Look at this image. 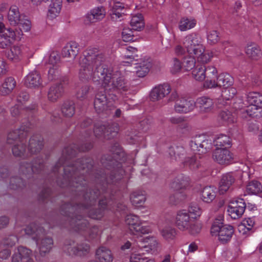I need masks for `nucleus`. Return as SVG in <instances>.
Returning a JSON list of instances; mask_svg holds the SVG:
<instances>
[{"label":"nucleus","mask_w":262,"mask_h":262,"mask_svg":"<svg viewBox=\"0 0 262 262\" xmlns=\"http://www.w3.org/2000/svg\"><path fill=\"white\" fill-rule=\"evenodd\" d=\"M92 147L93 145L90 142H86L80 146H76L74 144L66 147L62 150L61 157L52 168V172L56 175L61 166L65 165L63 180L58 178L56 182L61 187H70L76 195L74 200L62 204L60 207L61 213L67 217L68 220H72V215L75 219V215L78 217V215L83 216L86 213L93 219H101L103 216L104 210L112 205V201L106 199L108 194L105 193L99 201V208L90 209V207L95 204L100 192L97 189L88 191V178L104 185V183L112 184L121 180L124 173L120 162L124 153L117 143L110 149L112 155H104L101 158V164L106 170L104 174L99 173L97 170L94 171V161L90 158L78 159L72 163L69 161L75 156L78 150L86 151Z\"/></svg>","instance_id":"nucleus-1"},{"label":"nucleus","mask_w":262,"mask_h":262,"mask_svg":"<svg viewBox=\"0 0 262 262\" xmlns=\"http://www.w3.org/2000/svg\"><path fill=\"white\" fill-rule=\"evenodd\" d=\"M106 57L97 49L86 50L81 57L79 77L83 81L92 79L94 83L102 84L105 91H127L128 86L123 76L119 73H112V70L104 64Z\"/></svg>","instance_id":"nucleus-2"},{"label":"nucleus","mask_w":262,"mask_h":262,"mask_svg":"<svg viewBox=\"0 0 262 262\" xmlns=\"http://www.w3.org/2000/svg\"><path fill=\"white\" fill-rule=\"evenodd\" d=\"M25 233L32 236L36 242L39 253L41 256H45L51 250L53 246V239L46 236L45 229L39 225L32 223L25 229Z\"/></svg>","instance_id":"nucleus-3"},{"label":"nucleus","mask_w":262,"mask_h":262,"mask_svg":"<svg viewBox=\"0 0 262 262\" xmlns=\"http://www.w3.org/2000/svg\"><path fill=\"white\" fill-rule=\"evenodd\" d=\"M223 217L218 216L213 222L211 228V234L212 236H218L219 241L222 244L229 242L234 233L232 226L223 225Z\"/></svg>","instance_id":"nucleus-4"},{"label":"nucleus","mask_w":262,"mask_h":262,"mask_svg":"<svg viewBox=\"0 0 262 262\" xmlns=\"http://www.w3.org/2000/svg\"><path fill=\"white\" fill-rule=\"evenodd\" d=\"M117 99L116 94L107 93L106 91L99 92L95 96L94 108L98 113L103 112L113 105V101Z\"/></svg>","instance_id":"nucleus-5"},{"label":"nucleus","mask_w":262,"mask_h":262,"mask_svg":"<svg viewBox=\"0 0 262 262\" xmlns=\"http://www.w3.org/2000/svg\"><path fill=\"white\" fill-rule=\"evenodd\" d=\"M44 168L43 160L39 158L34 159L32 163L21 162L19 166V172L25 175L28 179L33 178V174L40 173Z\"/></svg>","instance_id":"nucleus-6"},{"label":"nucleus","mask_w":262,"mask_h":262,"mask_svg":"<svg viewBox=\"0 0 262 262\" xmlns=\"http://www.w3.org/2000/svg\"><path fill=\"white\" fill-rule=\"evenodd\" d=\"M73 215L72 216V220H69L71 226H75L76 230L79 231L85 232L84 235H89L91 238H94L98 234V228L96 226H93L91 228L88 227V222L86 220L83 218L82 216L80 215L78 217L75 215V219Z\"/></svg>","instance_id":"nucleus-7"},{"label":"nucleus","mask_w":262,"mask_h":262,"mask_svg":"<svg viewBox=\"0 0 262 262\" xmlns=\"http://www.w3.org/2000/svg\"><path fill=\"white\" fill-rule=\"evenodd\" d=\"M211 140L204 135L195 136L190 142L191 149L198 155L206 154L211 149Z\"/></svg>","instance_id":"nucleus-8"},{"label":"nucleus","mask_w":262,"mask_h":262,"mask_svg":"<svg viewBox=\"0 0 262 262\" xmlns=\"http://www.w3.org/2000/svg\"><path fill=\"white\" fill-rule=\"evenodd\" d=\"M183 45L189 54H200L204 50L200 37L194 33L188 34L184 38Z\"/></svg>","instance_id":"nucleus-9"},{"label":"nucleus","mask_w":262,"mask_h":262,"mask_svg":"<svg viewBox=\"0 0 262 262\" xmlns=\"http://www.w3.org/2000/svg\"><path fill=\"white\" fill-rule=\"evenodd\" d=\"M64 253L70 256H83L89 252L90 246L87 244H78L73 241L66 242L63 246Z\"/></svg>","instance_id":"nucleus-10"},{"label":"nucleus","mask_w":262,"mask_h":262,"mask_svg":"<svg viewBox=\"0 0 262 262\" xmlns=\"http://www.w3.org/2000/svg\"><path fill=\"white\" fill-rule=\"evenodd\" d=\"M150 240V243L148 245L141 246L139 245V249L137 253H132L130 256L129 262H155L152 259H149L144 256L143 249L146 252L155 251L158 246V242L153 238H148Z\"/></svg>","instance_id":"nucleus-11"},{"label":"nucleus","mask_w":262,"mask_h":262,"mask_svg":"<svg viewBox=\"0 0 262 262\" xmlns=\"http://www.w3.org/2000/svg\"><path fill=\"white\" fill-rule=\"evenodd\" d=\"M125 223L129 226V230L135 234H147L150 232L148 226H143L138 216L129 214L126 216Z\"/></svg>","instance_id":"nucleus-12"},{"label":"nucleus","mask_w":262,"mask_h":262,"mask_svg":"<svg viewBox=\"0 0 262 262\" xmlns=\"http://www.w3.org/2000/svg\"><path fill=\"white\" fill-rule=\"evenodd\" d=\"M246 204L244 200H238L231 202L228 207L229 215L233 219H236L242 216L245 212Z\"/></svg>","instance_id":"nucleus-13"},{"label":"nucleus","mask_w":262,"mask_h":262,"mask_svg":"<svg viewBox=\"0 0 262 262\" xmlns=\"http://www.w3.org/2000/svg\"><path fill=\"white\" fill-rule=\"evenodd\" d=\"M213 159L220 164H228L233 160L232 153L226 148L217 147L213 152Z\"/></svg>","instance_id":"nucleus-14"},{"label":"nucleus","mask_w":262,"mask_h":262,"mask_svg":"<svg viewBox=\"0 0 262 262\" xmlns=\"http://www.w3.org/2000/svg\"><path fill=\"white\" fill-rule=\"evenodd\" d=\"M195 106L194 100L181 97L178 99L174 105V110L179 113H187L192 111Z\"/></svg>","instance_id":"nucleus-15"},{"label":"nucleus","mask_w":262,"mask_h":262,"mask_svg":"<svg viewBox=\"0 0 262 262\" xmlns=\"http://www.w3.org/2000/svg\"><path fill=\"white\" fill-rule=\"evenodd\" d=\"M66 84L65 80L52 85L48 93V99L52 102L57 101L61 97L64 93V85Z\"/></svg>","instance_id":"nucleus-16"},{"label":"nucleus","mask_w":262,"mask_h":262,"mask_svg":"<svg viewBox=\"0 0 262 262\" xmlns=\"http://www.w3.org/2000/svg\"><path fill=\"white\" fill-rule=\"evenodd\" d=\"M171 88L169 84L164 83L155 87L150 92V97L152 101H158L170 93Z\"/></svg>","instance_id":"nucleus-17"},{"label":"nucleus","mask_w":262,"mask_h":262,"mask_svg":"<svg viewBox=\"0 0 262 262\" xmlns=\"http://www.w3.org/2000/svg\"><path fill=\"white\" fill-rule=\"evenodd\" d=\"M191 220L187 211L185 210L180 211L176 219V226L181 230H186L189 228Z\"/></svg>","instance_id":"nucleus-18"},{"label":"nucleus","mask_w":262,"mask_h":262,"mask_svg":"<svg viewBox=\"0 0 262 262\" xmlns=\"http://www.w3.org/2000/svg\"><path fill=\"white\" fill-rule=\"evenodd\" d=\"M16 37L14 30L11 28L4 29L2 34H0V48L5 49L10 47Z\"/></svg>","instance_id":"nucleus-19"},{"label":"nucleus","mask_w":262,"mask_h":262,"mask_svg":"<svg viewBox=\"0 0 262 262\" xmlns=\"http://www.w3.org/2000/svg\"><path fill=\"white\" fill-rule=\"evenodd\" d=\"M31 250L23 246H19L12 256L11 262H25L31 256Z\"/></svg>","instance_id":"nucleus-20"},{"label":"nucleus","mask_w":262,"mask_h":262,"mask_svg":"<svg viewBox=\"0 0 262 262\" xmlns=\"http://www.w3.org/2000/svg\"><path fill=\"white\" fill-rule=\"evenodd\" d=\"M27 136V131L25 129H17L10 132L7 136V143L9 144L14 145L18 143L20 141H25V139Z\"/></svg>","instance_id":"nucleus-21"},{"label":"nucleus","mask_w":262,"mask_h":262,"mask_svg":"<svg viewBox=\"0 0 262 262\" xmlns=\"http://www.w3.org/2000/svg\"><path fill=\"white\" fill-rule=\"evenodd\" d=\"M235 178L233 173H227L223 175L219 183V192L221 194L226 192L235 182Z\"/></svg>","instance_id":"nucleus-22"},{"label":"nucleus","mask_w":262,"mask_h":262,"mask_svg":"<svg viewBox=\"0 0 262 262\" xmlns=\"http://www.w3.org/2000/svg\"><path fill=\"white\" fill-rule=\"evenodd\" d=\"M24 83L28 88H38L41 84L40 74L36 71H33L29 73L25 78Z\"/></svg>","instance_id":"nucleus-23"},{"label":"nucleus","mask_w":262,"mask_h":262,"mask_svg":"<svg viewBox=\"0 0 262 262\" xmlns=\"http://www.w3.org/2000/svg\"><path fill=\"white\" fill-rule=\"evenodd\" d=\"M245 52L247 56L253 60H257L262 57V51L260 47L254 42L247 44Z\"/></svg>","instance_id":"nucleus-24"},{"label":"nucleus","mask_w":262,"mask_h":262,"mask_svg":"<svg viewBox=\"0 0 262 262\" xmlns=\"http://www.w3.org/2000/svg\"><path fill=\"white\" fill-rule=\"evenodd\" d=\"M105 15V12L103 7H96L86 14L85 21L90 23H95L103 19Z\"/></svg>","instance_id":"nucleus-25"},{"label":"nucleus","mask_w":262,"mask_h":262,"mask_svg":"<svg viewBox=\"0 0 262 262\" xmlns=\"http://www.w3.org/2000/svg\"><path fill=\"white\" fill-rule=\"evenodd\" d=\"M43 139L39 135H33L29 140L28 150L32 154L40 152L43 147Z\"/></svg>","instance_id":"nucleus-26"},{"label":"nucleus","mask_w":262,"mask_h":262,"mask_svg":"<svg viewBox=\"0 0 262 262\" xmlns=\"http://www.w3.org/2000/svg\"><path fill=\"white\" fill-rule=\"evenodd\" d=\"M205 78L206 79L204 85L208 88H213L215 85V81L217 76V70L214 67H205Z\"/></svg>","instance_id":"nucleus-27"},{"label":"nucleus","mask_w":262,"mask_h":262,"mask_svg":"<svg viewBox=\"0 0 262 262\" xmlns=\"http://www.w3.org/2000/svg\"><path fill=\"white\" fill-rule=\"evenodd\" d=\"M78 45L76 42L68 43L62 49V55L63 57L75 59L79 53Z\"/></svg>","instance_id":"nucleus-28"},{"label":"nucleus","mask_w":262,"mask_h":262,"mask_svg":"<svg viewBox=\"0 0 262 262\" xmlns=\"http://www.w3.org/2000/svg\"><path fill=\"white\" fill-rule=\"evenodd\" d=\"M189 184V179L183 174L175 177L170 184V187L174 190H180L186 188Z\"/></svg>","instance_id":"nucleus-29"},{"label":"nucleus","mask_w":262,"mask_h":262,"mask_svg":"<svg viewBox=\"0 0 262 262\" xmlns=\"http://www.w3.org/2000/svg\"><path fill=\"white\" fill-rule=\"evenodd\" d=\"M113 255L111 251L105 247H101L96 252L97 262H112Z\"/></svg>","instance_id":"nucleus-30"},{"label":"nucleus","mask_w":262,"mask_h":262,"mask_svg":"<svg viewBox=\"0 0 262 262\" xmlns=\"http://www.w3.org/2000/svg\"><path fill=\"white\" fill-rule=\"evenodd\" d=\"M196 104L201 112L208 113L211 111L214 107V102L210 98L203 96L197 99Z\"/></svg>","instance_id":"nucleus-31"},{"label":"nucleus","mask_w":262,"mask_h":262,"mask_svg":"<svg viewBox=\"0 0 262 262\" xmlns=\"http://www.w3.org/2000/svg\"><path fill=\"white\" fill-rule=\"evenodd\" d=\"M7 18L11 26H16L17 24H18L22 18L17 6L12 5L10 7L7 14Z\"/></svg>","instance_id":"nucleus-32"},{"label":"nucleus","mask_w":262,"mask_h":262,"mask_svg":"<svg viewBox=\"0 0 262 262\" xmlns=\"http://www.w3.org/2000/svg\"><path fill=\"white\" fill-rule=\"evenodd\" d=\"M136 73L138 77H143L149 72L152 63L149 60H144L136 63Z\"/></svg>","instance_id":"nucleus-33"},{"label":"nucleus","mask_w":262,"mask_h":262,"mask_svg":"<svg viewBox=\"0 0 262 262\" xmlns=\"http://www.w3.org/2000/svg\"><path fill=\"white\" fill-rule=\"evenodd\" d=\"M62 8L61 0H51L49 7L48 16L51 19L57 17L60 13Z\"/></svg>","instance_id":"nucleus-34"},{"label":"nucleus","mask_w":262,"mask_h":262,"mask_svg":"<svg viewBox=\"0 0 262 262\" xmlns=\"http://www.w3.org/2000/svg\"><path fill=\"white\" fill-rule=\"evenodd\" d=\"M233 79L228 74L222 73L220 74L215 81L214 88L217 86H223L228 88L232 85Z\"/></svg>","instance_id":"nucleus-35"},{"label":"nucleus","mask_w":262,"mask_h":262,"mask_svg":"<svg viewBox=\"0 0 262 262\" xmlns=\"http://www.w3.org/2000/svg\"><path fill=\"white\" fill-rule=\"evenodd\" d=\"M236 90L233 87L225 88L222 91V98L219 99V104L226 105L228 104V102H224V100L229 101L231 100L236 94Z\"/></svg>","instance_id":"nucleus-36"},{"label":"nucleus","mask_w":262,"mask_h":262,"mask_svg":"<svg viewBox=\"0 0 262 262\" xmlns=\"http://www.w3.org/2000/svg\"><path fill=\"white\" fill-rule=\"evenodd\" d=\"M219 118L223 123L226 124H232L236 121V113L228 110L222 111Z\"/></svg>","instance_id":"nucleus-37"},{"label":"nucleus","mask_w":262,"mask_h":262,"mask_svg":"<svg viewBox=\"0 0 262 262\" xmlns=\"http://www.w3.org/2000/svg\"><path fill=\"white\" fill-rule=\"evenodd\" d=\"M109 131L106 130V125L101 123H97L95 124L94 133L96 137L98 138H104L110 139L111 137L108 134Z\"/></svg>","instance_id":"nucleus-38"},{"label":"nucleus","mask_w":262,"mask_h":262,"mask_svg":"<svg viewBox=\"0 0 262 262\" xmlns=\"http://www.w3.org/2000/svg\"><path fill=\"white\" fill-rule=\"evenodd\" d=\"M16 26H18V29L16 28L14 30L15 34L16 37H20L23 35L24 32H26L30 30L31 23L27 19L21 18L18 24H17Z\"/></svg>","instance_id":"nucleus-39"},{"label":"nucleus","mask_w":262,"mask_h":262,"mask_svg":"<svg viewBox=\"0 0 262 262\" xmlns=\"http://www.w3.org/2000/svg\"><path fill=\"white\" fill-rule=\"evenodd\" d=\"M16 86V81L12 77H9L5 79L0 89L1 93L4 95L9 94Z\"/></svg>","instance_id":"nucleus-40"},{"label":"nucleus","mask_w":262,"mask_h":262,"mask_svg":"<svg viewBox=\"0 0 262 262\" xmlns=\"http://www.w3.org/2000/svg\"><path fill=\"white\" fill-rule=\"evenodd\" d=\"M215 189L212 186H207L202 191V200L206 203H211L215 198Z\"/></svg>","instance_id":"nucleus-41"},{"label":"nucleus","mask_w":262,"mask_h":262,"mask_svg":"<svg viewBox=\"0 0 262 262\" xmlns=\"http://www.w3.org/2000/svg\"><path fill=\"white\" fill-rule=\"evenodd\" d=\"M247 101L249 104H252L259 108L262 107V95L259 93L252 92L247 94Z\"/></svg>","instance_id":"nucleus-42"},{"label":"nucleus","mask_w":262,"mask_h":262,"mask_svg":"<svg viewBox=\"0 0 262 262\" xmlns=\"http://www.w3.org/2000/svg\"><path fill=\"white\" fill-rule=\"evenodd\" d=\"M133 205L142 206L146 200L145 192L142 191H136L132 193L130 196Z\"/></svg>","instance_id":"nucleus-43"},{"label":"nucleus","mask_w":262,"mask_h":262,"mask_svg":"<svg viewBox=\"0 0 262 262\" xmlns=\"http://www.w3.org/2000/svg\"><path fill=\"white\" fill-rule=\"evenodd\" d=\"M168 153L172 160L177 161L185 155V150L182 146H173L169 148Z\"/></svg>","instance_id":"nucleus-44"},{"label":"nucleus","mask_w":262,"mask_h":262,"mask_svg":"<svg viewBox=\"0 0 262 262\" xmlns=\"http://www.w3.org/2000/svg\"><path fill=\"white\" fill-rule=\"evenodd\" d=\"M75 103L73 101H66L61 106V112L66 117H71L75 114Z\"/></svg>","instance_id":"nucleus-45"},{"label":"nucleus","mask_w":262,"mask_h":262,"mask_svg":"<svg viewBox=\"0 0 262 262\" xmlns=\"http://www.w3.org/2000/svg\"><path fill=\"white\" fill-rule=\"evenodd\" d=\"M196 20L192 18L182 17L179 24V28L181 31H185L194 27Z\"/></svg>","instance_id":"nucleus-46"},{"label":"nucleus","mask_w":262,"mask_h":262,"mask_svg":"<svg viewBox=\"0 0 262 262\" xmlns=\"http://www.w3.org/2000/svg\"><path fill=\"white\" fill-rule=\"evenodd\" d=\"M130 25L132 30L136 31H140L144 27L143 16L141 14H137L133 15L130 20Z\"/></svg>","instance_id":"nucleus-47"},{"label":"nucleus","mask_w":262,"mask_h":262,"mask_svg":"<svg viewBox=\"0 0 262 262\" xmlns=\"http://www.w3.org/2000/svg\"><path fill=\"white\" fill-rule=\"evenodd\" d=\"M36 108V104H33L30 106L22 108L21 106H19V104H17L13 107H11L10 111L12 116L18 117L20 115H22L25 112L35 110Z\"/></svg>","instance_id":"nucleus-48"},{"label":"nucleus","mask_w":262,"mask_h":262,"mask_svg":"<svg viewBox=\"0 0 262 262\" xmlns=\"http://www.w3.org/2000/svg\"><path fill=\"white\" fill-rule=\"evenodd\" d=\"M198 158H200L199 156L196 155L191 157H186L183 163L185 166L189 167V168L192 170L197 169L201 166V163L198 160Z\"/></svg>","instance_id":"nucleus-49"},{"label":"nucleus","mask_w":262,"mask_h":262,"mask_svg":"<svg viewBox=\"0 0 262 262\" xmlns=\"http://www.w3.org/2000/svg\"><path fill=\"white\" fill-rule=\"evenodd\" d=\"M92 120L89 118H83L80 121L79 123L80 127L85 129L82 133V134H84L83 136L84 138L89 137L91 135L92 130L88 128L92 125Z\"/></svg>","instance_id":"nucleus-50"},{"label":"nucleus","mask_w":262,"mask_h":262,"mask_svg":"<svg viewBox=\"0 0 262 262\" xmlns=\"http://www.w3.org/2000/svg\"><path fill=\"white\" fill-rule=\"evenodd\" d=\"M8 58L12 61H17L22 57V52L20 47L18 46L12 47L7 54Z\"/></svg>","instance_id":"nucleus-51"},{"label":"nucleus","mask_w":262,"mask_h":262,"mask_svg":"<svg viewBox=\"0 0 262 262\" xmlns=\"http://www.w3.org/2000/svg\"><path fill=\"white\" fill-rule=\"evenodd\" d=\"M262 190V185L257 181L253 180L249 182L246 186V191L248 194H256Z\"/></svg>","instance_id":"nucleus-52"},{"label":"nucleus","mask_w":262,"mask_h":262,"mask_svg":"<svg viewBox=\"0 0 262 262\" xmlns=\"http://www.w3.org/2000/svg\"><path fill=\"white\" fill-rule=\"evenodd\" d=\"M26 150V146L25 141H20L13 145L12 147V151L14 156L16 157H21L24 156Z\"/></svg>","instance_id":"nucleus-53"},{"label":"nucleus","mask_w":262,"mask_h":262,"mask_svg":"<svg viewBox=\"0 0 262 262\" xmlns=\"http://www.w3.org/2000/svg\"><path fill=\"white\" fill-rule=\"evenodd\" d=\"M26 186V182L19 177H11L10 180L9 187L11 189H22Z\"/></svg>","instance_id":"nucleus-54"},{"label":"nucleus","mask_w":262,"mask_h":262,"mask_svg":"<svg viewBox=\"0 0 262 262\" xmlns=\"http://www.w3.org/2000/svg\"><path fill=\"white\" fill-rule=\"evenodd\" d=\"M192 74L196 80H204L205 79V66L204 65H197L193 70Z\"/></svg>","instance_id":"nucleus-55"},{"label":"nucleus","mask_w":262,"mask_h":262,"mask_svg":"<svg viewBox=\"0 0 262 262\" xmlns=\"http://www.w3.org/2000/svg\"><path fill=\"white\" fill-rule=\"evenodd\" d=\"M92 90V89L89 85H85L82 86L76 92V96L77 98L80 100L86 99Z\"/></svg>","instance_id":"nucleus-56"},{"label":"nucleus","mask_w":262,"mask_h":262,"mask_svg":"<svg viewBox=\"0 0 262 262\" xmlns=\"http://www.w3.org/2000/svg\"><path fill=\"white\" fill-rule=\"evenodd\" d=\"M161 233L163 237L167 241L173 239L177 234L176 229L171 227H165L161 231Z\"/></svg>","instance_id":"nucleus-57"},{"label":"nucleus","mask_w":262,"mask_h":262,"mask_svg":"<svg viewBox=\"0 0 262 262\" xmlns=\"http://www.w3.org/2000/svg\"><path fill=\"white\" fill-rule=\"evenodd\" d=\"M215 145L217 147H225L226 148L227 146H229L231 144V141L230 138L224 135H221L215 139L214 141Z\"/></svg>","instance_id":"nucleus-58"},{"label":"nucleus","mask_w":262,"mask_h":262,"mask_svg":"<svg viewBox=\"0 0 262 262\" xmlns=\"http://www.w3.org/2000/svg\"><path fill=\"white\" fill-rule=\"evenodd\" d=\"M183 69L186 71L192 70L195 66V59L191 56L185 57L182 63Z\"/></svg>","instance_id":"nucleus-59"},{"label":"nucleus","mask_w":262,"mask_h":262,"mask_svg":"<svg viewBox=\"0 0 262 262\" xmlns=\"http://www.w3.org/2000/svg\"><path fill=\"white\" fill-rule=\"evenodd\" d=\"M18 242V238L14 235H10L5 237L1 243V246L12 247Z\"/></svg>","instance_id":"nucleus-60"},{"label":"nucleus","mask_w":262,"mask_h":262,"mask_svg":"<svg viewBox=\"0 0 262 262\" xmlns=\"http://www.w3.org/2000/svg\"><path fill=\"white\" fill-rule=\"evenodd\" d=\"M200 54H194L197 58L199 62L202 63H207L209 62L211 57H213V52L212 51H205L204 48L203 51L201 52Z\"/></svg>","instance_id":"nucleus-61"},{"label":"nucleus","mask_w":262,"mask_h":262,"mask_svg":"<svg viewBox=\"0 0 262 262\" xmlns=\"http://www.w3.org/2000/svg\"><path fill=\"white\" fill-rule=\"evenodd\" d=\"M188 213L191 215L192 219H196L198 216H200L202 213L200 207L196 203H192L189 206Z\"/></svg>","instance_id":"nucleus-62"},{"label":"nucleus","mask_w":262,"mask_h":262,"mask_svg":"<svg viewBox=\"0 0 262 262\" xmlns=\"http://www.w3.org/2000/svg\"><path fill=\"white\" fill-rule=\"evenodd\" d=\"M258 107L255 105L250 104L246 109L242 111V117L247 118L248 117H253Z\"/></svg>","instance_id":"nucleus-63"},{"label":"nucleus","mask_w":262,"mask_h":262,"mask_svg":"<svg viewBox=\"0 0 262 262\" xmlns=\"http://www.w3.org/2000/svg\"><path fill=\"white\" fill-rule=\"evenodd\" d=\"M220 40L219 33L217 31L211 30L207 34V42L210 45H214Z\"/></svg>","instance_id":"nucleus-64"}]
</instances>
